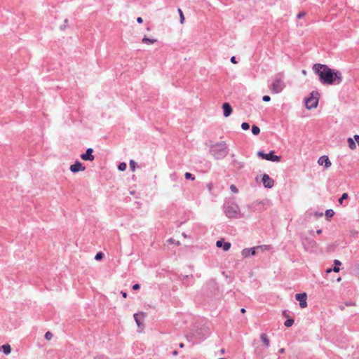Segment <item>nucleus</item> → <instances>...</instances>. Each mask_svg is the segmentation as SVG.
<instances>
[{"label": "nucleus", "instance_id": "1", "mask_svg": "<svg viewBox=\"0 0 359 359\" xmlns=\"http://www.w3.org/2000/svg\"><path fill=\"white\" fill-rule=\"evenodd\" d=\"M313 70L316 73L320 81L326 85H339L342 81V74L338 70L330 69L328 66L322 64H315Z\"/></svg>", "mask_w": 359, "mask_h": 359}, {"label": "nucleus", "instance_id": "2", "mask_svg": "<svg viewBox=\"0 0 359 359\" xmlns=\"http://www.w3.org/2000/svg\"><path fill=\"white\" fill-rule=\"evenodd\" d=\"M229 151V147L224 141L211 144L209 149L210 155L216 160L224 158L228 155Z\"/></svg>", "mask_w": 359, "mask_h": 359}, {"label": "nucleus", "instance_id": "3", "mask_svg": "<svg viewBox=\"0 0 359 359\" xmlns=\"http://www.w3.org/2000/svg\"><path fill=\"white\" fill-rule=\"evenodd\" d=\"M224 212L229 218L238 217L239 213V207L234 203H227L224 205Z\"/></svg>", "mask_w": 359, "mask_h": 359}, {"label": "nucleus", "instance_id": "4", "mask_svg": "<svg viewBox=\"0 0 359 359\" xmlns=\"http://www.w3.org/2000/svg\"><path fill=\"white\" fill-rule=\"evenodd\" d=\"M319 93L318 92H312L311 97L305 100V104L308 109L316 107L318 103Z\"/></svg>", "mask_w": 359, "mask_h": 359}, {"label": "nucleus", "instance_id": "5", "mask_svg": "<svg viewBox=\"0 0 359 359\" xmlns=\"http://www.w3.org/2000/svg\"><path fill=\"white\" fill-rule=\"evenodd\" d=\"M257 156L262 159H265L272 162H278L280 160V156L274 155V151H271L269 154H266L262 151L257 152Z\"/></svg>", "mask_w": 359, "mask_h": 359}, {"label": "nucleus", "instance_id": "6", "mask_svg": "<svg viewBox=\"0 0 359 359\" xmlns=\"http://www.w3.org/2000/svg\"><path fill=\"white\" fill-rule=\"evenodd\" d=\"M285 87L284 83L282 79H276L270 86V90L273 93H280Z\"/></svg>", "mask_w": 359, "mask_h": 359}, {"label": "nucleus", "instance_id": "7", "mask_svg": "<svg viewBox=\"0 0 359 359\" xmlns=\"http://www.w3.org/2000/svg\"><path fill=\"white\" fill-rule=\"evenodd\" d=\"M295 299L299 302V306L301 308L304 309L307 306V295L306 293H299L295 295Z\"/></svg>", "mask_w": 359, "mask_h": 359}, {"label": "nucleus", "instance_id": "8", "mask_svg": "<svg viewBox=\"0 0 359 359\" xmlns=\"http://www.w3.org/2000/svg\"><path fill=\"white\" fill-rule=\"evenodd\" d=\"M93 149L92 148H88L86 153L81 155V158L83 161H93L95 159V156L93 155Z\"/></svg>", "mask_w": 359, "mask_h": 359}, {"label": "nucleus", "instance_id": "9", "mask_svg": "<svg viewBox=\"0 0 359 359\" xmlns=\"http://www.w3.org/2000/svg\"><path fill=\"white\" fill-rule=\"evenodd\" d=\"M262 182L264 187L271 188L274 184V181L267 174H264L262 177Z\"/></svg>", "mask_w": 359, "mask_h": 359}, {"label": "nucleus", "instance_id": "10", "mask_svg": "<svg viewBox=\"0 0 359 359\" xmlns=\"http://www.w3.org/2000/svg\"><path fill=\"white\" fill-rule=\"evenodd\" d=\"M86 167L82 165L80 161H76L74 164L70 166V170L72 172H77L79 171H84Z\"/></svg>", "mask_w": 359, "mask_h": 359}, {"label": "nucleus", "instance_id": "11", "mask_svg": "<svg viewBox=\"0 0 359 359\" xmlns=\"http://www.w3.org/2000/svg\"><path fill=\"white\" fill-rule=\"evenodd\" d=\"M318 163L320 165H325V168H328L332 164L327 156H323L320 157Z\"/></svg>", "mask_w": 359, "mask_h": 359}, {"label": "nucleus", "instance_id": "12", "mask_svg": "<svg viewBox=\"0 0 359 359\" xmlns=\"http://www.w3.org/2000/svg\"><path fill=\"white\" fill-rule=\"evenodd\" d=\"M255 254L256 248H245L241 251V255L244 258L248 257L250 255H255Z\"/></svg>", "mask_w": 359, "mask_h": 359}, {"label": "nucleus", "instance_id": "13", "mask_svg": "<svg viewBox=\"0 0 359 359\" xmlns=\"http://www.w3.org/2000/svg\"><path fill=\"white\" fill-rule=\"evenodd\" d=\"M216 245L218 248H223L224 251H228L231 248V243L229 242H224L222 240L217 241Z\"/></svg>", "mask_w": 359, "mask_h": 359}, {"label": "nucleus", "instance_id": "14", "mask_svg": "<svg viewBox=\"0 0 359 359\" xmlns=\"http://www.w3.org/2000/svg\"><path fill=\"white\" fill-rule=\"evenodd\" d=\"M157 41V39L154 37L149 38L146 35L142 39V43L147 45H153Z\"/></svg>", "mask_w": 359, "mask_h": 359}, {"label": "nucleus", "instance_id": "15", "mask_svg": "<svg viewBox=\"0 0 359 359\" xmlns=\"http://www.w3.org/2000/svg\"><path fill=\"white\" fill-rule=\"evenodd\" d=\"M231 165L236 170H241L244 167L243 163L237 159H233L232 161Z\"/></svg>", "mask_w": 359, "mask_h": 359}, {"label": "nucleus", "instance_id": "16", "mask_svg": "<svg viewBox=\"0 0 359 359\" xmlns=\"http://www.w3.org/2000/svg\"><path fill=\"white\" fill-rule=\"evenodd\" d=\"M260 337H261V339L262 340L264 344L266 347H269V339H268L266 334L263 333V334H261Z\"/></svg>", "mask_w": 359, "mask_h": 359}, {"label": "nucleus", "instance_id": "17", "mask_svg": "<svg viewBox=\"0 0 359 359\" xmlns=\"http://www.w3.org/2000/svg\"><path fill=\"white\" fill-rule=\"evenodd\" d=\"M223 112H232V108L228 102H225L222 105Z\"/></svg>", "mask_w": 359, "mask_h": 359}, {"label": "nucleus", "instance_id": "18", "mask_svg": "<svg viewBox=\"0 0 359 359\" xmlns=\"http://www.w3.org/2000/svg\"><path fill=\"white\" fill-rule=\"evenodd\" d=\"M1 349L3 351V352L8 355L11 353V346L9 344H4L1 346Z\"/></svg>", "mask_w": 359, "mask_h": 359}, {"label": "nucleus", "instance_id": "19", "mask_svg": "<svg viewBox=\"0 0 359 359\" xmlns=\"http://www.w3.org/2000/svg\"><path fill=\"white\" fill-rule=\"evenodd\" d=\"M348 147H350V149H354L356 148V145H355V142H354V140L349 137L348 139Z\"/></svg>", "mask_w": 359, "mask_h": 359}, {"label": "nucleus", "instance_id": "20", "mask_svg": "<svg viewBox=\"0 0 359 359\" xmlns=\"http://www.w3.org/2000/svg\"><path fill=\"white\" fill-rule=\"evenodd\" d=\"M130 168L132 171H135V168L138 167L137 163L134 160H130L129 162Z\"/></svg>", "mask_w": 359, "mask_h": 359}, {"label": "nucleus", "instance_id": "21", "mask_svg": "<svg viewBox=\"0 0 359 359\" xmlns=\"http://www.w3.org/2000/svg\"><path fill=\"white\" fill-rule=\"evenodd\" d=\"M139 316H140V314H137V313L134 314V318H135V322H136V323H137L138 327L140 326V320L139 319ZM140 316L144 317V313H141Z\"/></svg>", "mask_w": 359, "mask_h": 359}, {"label": "nucleus", "instance_id": "22", "mask_svg": "<svg viewBox=\"0 0 359 359\" xmlns=\"http://www.w3.org/2000/svg\"><path fill=\"white\" fill-rule=\"evenodd\" d=\"M252 133L255 135H257L260 133V129L258 126L253 125L252 127Z\"/></svg>", "mask_w": 359, "mask_h": 359}, {"label": "nucleus", "instance_id": "23", "mask_svg": "<svg viewBox=\"0 0 359 359\" xmlns=\"http://www.w3.org/2000/svg\"><path fill=\"white\" fill-rule=\"evenodd\" d=\"M334 267L333 268V271L334 272H339V268L338 267V266H340L341 264V262L337 260V259H335L334 260Z\"/></svg>", "mask_w": 359, "mask_h": 359}, {"label": "nucleus", "instance_id": "24", "mask_svg": "<svg viewBox=\"0 0 359 359\" xmlns=\"http://www.w3.org/2000/svg\"><path fill=\"white\" fill-rule=\"evenodd\" d=\"M68 22H69V20L67 18L65 19L64 23L60 26V29L61 31H64L67 29Z\"/></svg>", "mask_w": 359, "mask_h": 359}, {"label": "nucleus", "instance_id": "25", "mask_svg": "<svg viewBox=\"0 0 359 359\" xmlns=\"http://www.w3.org/2000/svg\"><path fill=\"white\" fill-rule=\"evenodd\" d=\"M178 13L180 14V23L183 24L184 22L185 18H184V14H183L182 10L180 8L178 9Z\"/></svg>", "mask_w": 359, "mask_h": 359}, {"label": "nucleus", "instance_id": "26", "mask_svg": "<svg viewBox=\"0 0 359 359\" xmlns=\"http://www.w3.org/2000/svg\"><path fill=\"white\" fill-rule=\"evenodd\" d=\"M334 212L332 209H329L325 211V216L327 218L332 217L334 215Z\"/></svg>", "mask_w": 359, "mask_h": 359}, {"label": "nucleus", "instance_id": "27", "mask_svg": "<svg viewBox=\"0 0 359 359\" xmlns=\"http://www.w3.org/2000/svg\"><path fill=\"white\" fill-rule=\"evenodd\" d=\"M293 323H294V320L292 319V318H289V319L285 320L284 325L286 327H291L293 325Z\"/></svg>", "mask_w": 359, "mask_h": 359}, {"label": "nucleus", "instance_id": "28", "mask_svg": "<svg viewBox=\"0 0 359 359\" xmlns=\"http://www.w3.org/2000/svg\"><path fill=\"white\" fill-rule=\"evenodd\" d=\"M348 194H347V193H344V194L341 195V198L339 199V203L340 204H342V203H343V201H344V200H345V199H347V198H348Z\"/></svg>", "mask_w": 359, "mask_h": 359}, {"label": "nucleus", "instance_id": "29", "mask_svg": "<svg viewBox=\"0 0 359 359\" xmlns=\"http://www.w3.org/2000/svg\"><path fill=\"white\" fill-rule=\"evenodd\" d=\"M126 168H127V165L126 163H119V165L118 166V170L121 171L126 170Z\"/></svg>", "mask_w": 359, "mask_h": 359}, {"label": "nucleus", "instance_id": "30", "mask_svg": "<svg viewBox=\"0 0 359 359\" xmlns=\"http://www.w3.org/2000/svg\"><path fill=\"white\" fill-rule=\"evenodd\" d=\"M184 177L186 180H194L195 177L190 172H185Z\"/></svg>", "mask_w": 359, "mask_h": 359}, {"label": "nucleus", "instance_id": "31", "mask_svg": "<svg viewBox=\"0 0 359 359\" xmlns=\"http://www.w3.org/2000/svg\"><path fill=\"white\" fill-rule=\"evenodd\" d=\"M168 243H170V244H175L176 245H180V241H175V240L174 238H169L167 241Z\"/></svg>", "mask_w": 359, "mask_h": 359}, {"label": "nucleus", "instance_id": "32", "mask_svg": "<svg viewBox=\"0 0 359 359\" xmlns=\"http://www.w3.org/2000/svg\"><path fill=\"white\" fill-rule=\"evenodd\" d=\"M306 12L305 11H301L299 12L297 15V19H301L302 18H304V16H306Z\"/></svg>", "mask_w": 359, "mask_h": 359}, {"label": "nucleus", "instance_id": "33", "mask_svg": "<svg viewBox=\"0 0 359 359\" xmlns=\"http://www.w3.org/2000/svg\"><path fill=\"white\" fill-rule=\"evenodd\" d=\"M102 258H103V253L101 252L97 253L95 257V259L97 260V261L102 259Z\"/></svg>", "mask_w": 359, "mask_h": 359}, {"label": "nucleus", "instance_id": "34", "mask_svg": "<svg viewBox=\"0 0 359 359\" xmlns=\"http://www.w3.org/2000/svg\"><path fill=\"white\" fill-rule=\"evenodd\" d=\"M46 340H50L53 337V334L50 332H47L44 336Z\"/></svg>", "mask_w": 359, "mask_h": 359}, {"label": "nucleus", "instance_id": "35", "mask_svg": "<svg viewBox=\"0 0 359 359\" xmlns=\"http://www.w3.org/2000/svg\"><path fill=\"white\" fill-rule=\"evenodd\" d=\"M241 128H242L243 130H248L250 128V125H249V123H248L246 122H244V123H242Z\"/></svg>", "mask_w": 359, "mask_h": 359}, {"label": "nucleus", "instance_id": "36", "mask_svg": "<svg viewBox=\"0 0 359 359\" xmlns=\"http://www.w3.org/2000/svg\"><path fill=\"white\" fill-rule=\"evenodd\" d=\"M230 189L233 193H238V190L236 188V187L235 185H233V184L231 185Z\"/></svg>", "mask_w": 359, "mask_h": 359}, {"label": "nucleus", "instance_id": "37", "mask_svg": "<svg viewBox=\"0 0 359 359\" xmlns=\"http://www.w3.org/2000/svg\"><path fill=\"white\" fill-rule=\"evenodd\" d=\"M262 100H263V101H264V102H269V101H270L271 97H270L269 95H264V96L262 97Z\"/></svg>", "mask_w": 359, "mask_h": 359}, {"label": "nucleus", "instance_id": "38", "mask_svg": "<svg viewBox=\"0 0 359 359\" xmlns=\"http://www.w3.org/2000/svg\"><path fill=\"white\" fill-rule=\"evenodd\" d=\"M140 284H137H137L133 285V289L134 290H139V289H140Z\"/></svg>", "mask_w": 359, "mask_h": 359}, {"label": "nucleus", "instance_id": "39", "mask_svg": "<svg viewBox=\"0 0 359 359\" xmlns=\"http://www.w3.org/2000/svg\"><path fill=\"white\" fill-rule=\"evenodd\" d=\"M354 139L356 141V142L358 143V144L359 145V135H354Z\"/></svg>", "mask_w": 359, "mask_h": 359}, {"label": "nucleus", "instance_id": "40", "mask_svg": "<svg viewBox=\"0 0 359 359\" xmlns=\"http://www.w3.org/2000/svg\"><path fill=\"white\" fill-rule=\"evenodd\" d=\"M231 62L232 63H233V64H236L237 63V61H236V57L234 56L231 57Z\"/></svg>", "mask_w": 359, "mask_h": 359}, {"label": "nucleus", "instance_id": "41", "mask_svg": "<svg viewBox=\"0 0 359 359\" xmlns=\"http://www.w3.org/2000/svg\"><path fill=\"white\" fill-rule=\"evenodd\" d=\"M137 22L138 23H142V22H143V19H142L141 17H138V18H137Z\"/></svg>", "mask_w": 359, "mask_h": 359}, {"label": "nucleus", "instance_id": "42", "mask_svg": "<svg viewBox=\"0 0 359 359\" xmlns=\"http://www.w3.org/2000/svg\"><path fill=\"white\" fill-rule=\"evenodd\" d=\"M285 348H281L280 349H279L278 353L280 354H283L285 353Z\"/></svg>", "mask_w": 359, "mask_h": 359}, {"label": "nucleus", "instance_id": "43", "mask_svg": "<svg viewBox=\"0 0 359 359\" xmlns=\"http://www.w3.org/2000/svg\"><path fill=\"white\" fill-rule=\"evenodd\" d=\"M121 294L123 297L126 298L127 297V293L126 292L121 291Z\"/></svg>", "mask_w": 359, "mask_h": 359}, {"label": "nucleus", "instance_id": "44", "mask_svg": "<svg viewBox=\"0 0 359 359\" xmlns=\"http://www.w3.org/2000/svg\"><path fill=\"white\" fill-rule=\"evenodd\" d=\"M322 233V230L321 229H318L316 231V233L317 234H320Z\"/></svg>", "mask_w": 359, "mask_h": 359}, {"label": "nucleus", "instance_id": "45", "mask_svg": "<svg viewBox=\"0 0 359 359\" xmlns=\"http://www.w3.org/2000/svg\"><path fill=\"white\" fill-rule=\"evenodd\" d=\"M95 359H105L104 357H101V356H98V357H96Z\"/></svg>", "mask_w": 359, "mask_h": 359}, {"label": "nucleus", "instance_id": "46", "mask_svg": "<svg viewBox=\"0 0 359 359\" xmlns=\"http://www.w3.org/2000/svg\"><path fill=\"white\" fill-rule=\"evenodd\" d=\"M310 243L311 244V245H312V246H313V245H315V244H316L315 241H311L310 242Z\"/></svg>", "mask_w": 359, "mask_h": 359}, {"label": "nucleus", "instance_id": "47", "mask_svg": "<svg viewBox=\"0 0 359 359\" xmlns=\"http://www.w3.org/2000/svg\"><path fill=\"white\" fill-rule=\"evenodd\" d=\"M241 313H245L246 311L245 309L243 308L241 309Z\"/></svg>", "mask_w": 359, "mask_h": 359}, {"label": "nucleus", "instance_id": "48", "mask_svg": "<svg viewBox=\"0 0 359 359\" xmlns=\"http://www.w3.org/2000/svg\"><path fill=\"white\" fill-rule=\"evenodd\" d=\"M231 114H224V116L225 117H228L231 115Z\"/></svg>", "mask_w": 359, "mask_h": 359}, {"label": "nucleus", "instance_id": "49", "mask_svg": "<svg viewBox=\"0 0 359 359\" xmlns=\"http://www.w3.org/2000/svg\"><path fill=\"white\" fill-rule=\"evenodd\" d=\"M184 346V344L183 343H180V348H183Z\"/></svg>", "mask_w": 359, "mask_h": 359}, {"label": "nucleus", "instance_id": "50", "mask_svg": "<svg viewBox=\"0 0 359 359\" xmlns=\"http://www.w3.org/2000/svg\"><path fill=\"white\" fill-rule=\"evenodd\" d=\"M182 236H183L184 238H187V234H186L185 233H182Z\"/></svg>", "mask_w": 359, "mask_h": 359}, {"label": "nucleus", "instance_id": "51", "mask_svg": "<svg viewBox=\"0 0 359 359\" xmlns=\"http://www.w3.org/2000/svg\"><path fill=\"white\" fill-rule=\"evenodd\" d=\"M172 353H173V355H177V353H177V351H174L172 352Z\"/></svg>", "mask_w": 359, "mask_h": 359}, {"label": "nucleus", "instance_id": "52", "mask_svg": "<svg viewBox=\"0 0 359 359\" xmlns=\"http://www.w3.org/2000/svg\"><path fill=\"white\" fill-rule=\"evenodd\" d=\"M196 337H198V339H201V337L199 336V334L198 332L196 334Z\"/></svg>", "mask_w": 359, "mask_h": 359}, {"label": "nucleus", "instance_id": "53", "mask_svg": "<svg viewBox=\"0 0 359 359\" xmlns=\"http://www.w3.org/2000/svg\"><path fill=\"white\" fill-rule=\"evenodd\" d=\"M331 271H332V269H327V273H329V272H330Z\"/></svg>", "mask_w": 359, "mask_h": 359}, {"label": "nucleus", "instance_id": "54", "mask_svg": "<svg viewBox=\"0 0 359 359\" xmlns=\"http://www.w3.org/2000/svg\"><path fill=\"white\" fill-rule=\"evenodd\" d=\"M147 31H150V30H151V28H150L149 27H148L147 28Z\"/></svg>", "mask_w": 359, "mask_h": 359}, {"label": "nucleus", "instance_id": "55", "mask_svg": "<svg viewBox=\"0 0 359 359\" xmlns=\"http://www.w3.org/2000/svg\"><path fill=\"white\" fill-rule=\"evenodd\" d=\"M302 244L306 247V244H305V241H302Z\"/></svg>", "mask_w": 359, "mask_h": 359}, {"label": "nucleus", "instance_id": "56", "mask_svg": "<svg viewBox=\"0 0 359 359\" xmlns=\"http://www.w3.org/2000/svg\"><path fill=\"white\" fill-rule=\"evenodd\" d=\"M302 73H303L304 74H306V71H305V70H303V71H302Z\"/></svg>", "mask_w": 359, "mask_h": 359}, {"label": "nucleus", "instance_id": "57", "mask_svg": "<svg viewBox=\"0 0 359 359\" xmlns=\"http://www.w3.org/2000/svg\"><path fill=\"white\" fill-rule=\"evenodd\" d=\"M219 359H226V358H219Z\"/></svg>", "mask_w": 359, "mask_h": 359}, {"label": "nucleus", "instance_id": "58", "mask_svg": "<svg viewBox=\"0 0 359 359\" xmlns=\"http://www.w3.org/2000/svg\"><path fill=\"white\" fill-rule=\"evenodd\" d=\"M277 359H281V358H280V357H279V358H278Z\"/></svg>", "mask_w": 359, "mask_h": 359}]
</instances>
